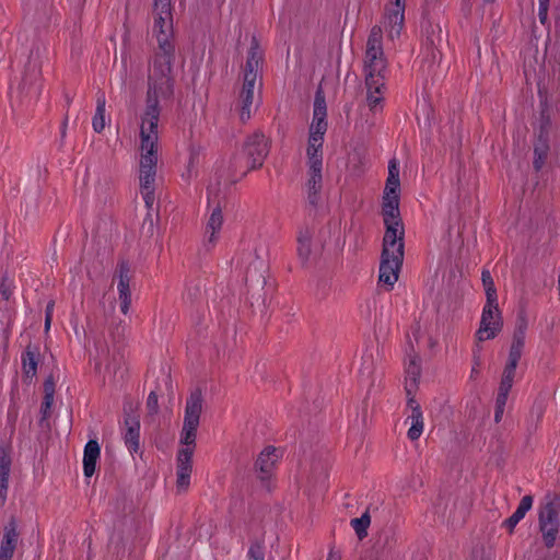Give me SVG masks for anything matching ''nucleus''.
<instances>
[{"label":"nucleus","instance_id":"17","mask_svg":"<svg viewBox=\"0 0 560 560\" xmlns=\"http://www.w3.org/2000/svg\"><path fill=\"white\" fill-rule=\"evenodd\" d=\"M122 439L128 451L133 454L140 448V419L135 413H126Z\"/></svg>","mask_w":560,"mask_h":560},{"label":"nucleus","instance_id":"19","mask_svg":"<svg viewBox=\"0 0 560 560\" xmlns=\"http://www.w3.org/2000/svg\"><path fill=\"white\" fill-rule=\"evenodd\" d=\"M223 225V214L219 207L212 209L205 228V238L207 245L213 247L220 240V233Z\"/></svg>","mask_w":560,"mask_h":560},{"label":"nucleus","instance_id":"25","mask_svg":"<svg viewBox=\"0 0 560 560\" xmlns=\"http://www.w3.org/2000/svg\"><path fill=\"white\" fill-rule=\"evenodd\" d=\"M313 234V231L307 228L300 230L298 234V255L302 262H306L310 259Z\"/></svg>","mask_w":560,"mask_h":560},{"label":"nucleus","instance_id":"28","mask_svg":"<svg viewBox=\"0 0 560 560\" xmlns=\"http://www.w3.org/2000/svg\"><path fill=\"white\" fill-rule=\"evenodd\" d=\"M10 470V458L7 455L0 456V498L3 500L5 499L8 492Z\"/></svg>","mask_w":560,"mask_h":560},{"label":"nucleus","instance_id":"5","mask_svg":"<svg viewBox=\"0 0 560 560\" xmlns=\"http://www.w3.org/2000/svg\"><path fill=\"white\" fill-rule=\"evenodd\" d=\"M383 28L374 26L366 42L363 72L366 86V101L372 110L382 106L385 92L386 59L384 56Z\"/></svg>","mask_w":560,"mask_h":560},{"label":"nucleus","instance_id":"43","mask_svg":"<svg viewBox=\"0 0 560 560\" xmlns=\"http://www.w3.org/2000/svg\"><path fill=\"white\" fill-rule=\"evenodd\" d=\"M486 2H493L494 0H485Z\"/></svg>","mask_w":560,"mask_h":560},{"label":"nucleus","instance_id":"35","mask_svg":"<svg viewBox=\"0 0 560 560\" xmlns=\"http://www.w3.org/2000/svg\"><path fill=\"white\" fill-rule=\"evenodd\" d=\"M147 407L151 413H156L159 410V399L154 392H151L147 399Z\"/></svg>","mask_w":560,"mask_h":560},{"label":"nucleus","instance_id":"4","mask_svg":"<svg viewBox=\"0 0 560 560\" xmlns=\"http://www.w3.org/2000/svg\"><path fill=\"white\" fill-rule=\"evenodd\" d=\"M202 407V393L200 389H195L186 400L184 423L179 439L182 448L176 456V488L178 491H186L190 486L192 455Z\"/></svg>","mask_w":560,"mask_h":560},{"label":"nucleus","instance_id":"13","mask_svg":"<svg viewBox=\"0 0 560 560\" xmlns=\"http://www.w3.org/2000/svg\"><path fill=\"white\" fill-rule=\"evenodd\" d=\"M402 259L404 257L398 258L397 255L385 256V254H382L378 280L387 285L388 290L393 289L398 280Z\"/></svg>","mask_w":560,"mask_h":560},{"label":"nucleus","instance_id":"8","mask_svg":"<svg viewBox=\"0 0 560 560\" xmlns=\"http://www.w3.org/2000/svg\"><path fill=\"white\" fill-rule=\"evenodd\" d=\"M384 223L386 226L382 254L385 256L397 255L404 257V226L399 217V211L392 213L383 211Z\"/></svg>","mask_w":560,"mask_h":560},{"label":"nucleus","instance_id":"36","mask_svg":"<svg viewBox=\"0 0 560 560\" xmlns=\"http://www.w3.org/2000/svg\"><path fill=\"white\" fill-rule=\"evenodd\" d=\"M538 3H539V8H538L539 20L544 24L547 21V16H548L549 0H538Z\"/></svg>","mask_w":560,"mask_h":560},{"label":"nucleus","instance_id":"38","mask_svg":"<svg viewBox=\"0 0 560 560\" xmlns=\"http://www.w3.org/2000/svg\"><path fill=\"white\" fill-rule=\"evenodd\" d=\"M509 393H510L509 390H503V389L499 388V393H498V397H497V400H495V405L497 406H501V407H505Z\"/></svg>","mask_w":560,"mask_h":560},{"label":"nucleus","instance_id":"3","mask_svg":"<svg viewBox=\"0 0 560 560\" xmlns=\"http://www.w3.org/2000/svg\"><path fill=\"white\" fill-rule=\"evenodd\" d=\"M327 109L325 97L318 92L314 101L313 119L310 126L306 158H307V199L315 206L319 199L323 184V144L327 131Z\"/></svg>","mask_w":560,"mask_h":560},{"label":"nucleus","instance_id":"32","mask_svg":"<svg viewBox=\"0 0 560 560\" xmlns=\"http://www.w3.org/2000/svg\"><path fill=\"white\" fill-rule=\"evenodd\" d=\"M483 288H485V292H486V296H487V302H486L483 308H489V307L490 308H499L497 290H495L494 284L489 285V287H483Z\"/></svg>","mask_w":560,"mask_h":560},{"label":"nucleus","instance_id":"7","mask_svg":"<svg viewBox=\"0 0 560 560\" xmlns=\"http://www.w3.org/2000/svg\"><path fill=\"white\" fill-rule=\"evenodd\" d=\"M264 248L257 242L243 243L240 250L232 259L233 269L248 280H259L266 268V261L262 257Z\"/></svg>","mask_w":560,"mask_h":560},{"label":"nucleus","instance_id":"14","mask_svg":"<svg viewBox=\"0 0 560 560\" xmlns=\"http://www.w3.org/2000/svg\"><path fill=\"white\" fill-rule=\"evenodd\" d=\"M540 530L547 547H552L558 534V517L551 504H547L539 514Z\"/></svg>","mask_w":560,"mask_h":560},{"label":"nucleus","instance_id":"30","mask_svg":"<svg viewBox=\"0 0 560 560\" xmlns=\"http://www.w3.org/2000/svg\"><path fill=\"white\" fill-rule=\"evenodd\" d=\"M370 523L371 520L368 513H364L361 517L351 520V526L360 539L366 536Z\"/></svg>","mask_w":560,"mask_h":560},{"label":"nucleus","instance_id":"9","mask_svg":"<svg viewBox=\"0 0 560 560\" xmlns=\"http://www.w3.org/2000/svg\"><path fill=\"white\" fill-rule=\"evenodd\" d=\"M406 0H389L385 8L383 28L392 42L399 38L405 22Z\"/></svg>","mask_w":560,"mask_h":560},{"label":"nucleus","instance_id":"41","mask_svg":"<svg viewBox=\"0 0 560 560\" xmlns=\"http://www.w3.org/2000/svg\"><path fill=\"white\" fill-rule=\"evenodd\" d=\"M504 408L505 407H501V406H497L495 405L494 421L497 423L501 421V419L503 417V413H504Z\"/></svg>","mask_w":560,"mask_h":560},{"label":"nucleus","instance_id":"29","mask_svg":"<svg viewBox=\"0 0 560 560\" xmlns=\"http://www.w3.org/2000/svg\"><path fill=\"white\" fill-rule=\"evenodd\" d=\"M24 374L27 377H34L37 372V359L34 352L26 351L22 357Z\"/></svg>","mask_w":560,"mask_h":560},{"label":"nucleus","instance_id":"40","mask_svg":"<svg viewBox=\"0 0 560 560\" xmlns=\"http://www.w3.org/2000/svg\"><path fill=\"white\" fill-rule=\"evenodd\" d=\"M481 280H482L483 287H489V285L494 284L493 279H492L491 273H490L489 270H483L482 271Z\"/></svg>","mask_w":560,"mask_h":560},{"label":"nucleus","instance_id":"20","mask_svg":"<svg viewBox=\"0 0 560 560\" xmlns=\"http://www.w3.org/2000/svg\"><path fill=\"white\" fill-rule=\"evenodd\" d=\"M18 539L19 534L16 530V524L14 521H11L3 529L0 547V560H12Z\"/></svg>","mask_w":560,"mask_h":560},{"label":"nucleus","instance_id":"2","mask_svg":"<svg viewBox=\"0 0 560 560\" xmlns=\"http://www.w3.org/2000/svg\"><path fill=\"white\" fill-rule=\"evenodd\" d=\"M161 103L145 102L139 125V189L145 207L153 209L155 203L156 171L159 162V120Z\"/></svg>","mask_w":560,"mask_h":560},{"label":"nucleus","instance_id":"15","mask_svg":"<svg viewBox=\"0 0 560 560\" xmlns=\"http://www.w3.org/2000/svg\"><path fill=\"white\" fill-rule=\"evenodd\" d=\"M118 282L117 291L120 301V311L127 315L131 305V291H130V269L127 262H120L118 266Z\"/></svg>","mask_w":560,"mask_h":560},{"label":"nucleus","instance_id":"42","mask_svg":"<svg viewBox=\"0 0 560 560\" xmlns=\"http://www.w3.org/2000/svg\"><path fill=\"white\" fill-rule=\"evenodd\" d=\"M71 325H72L74 335L77 336V338H80L81 337V329L79 328L78 322L77 320H71Z\"/></svg>","mask_w":560,"mask_h":560},{"label":"nucleus","instance_id":"6","mask_svg":"<svg viewBox=\"0 0 560 560\" xmlns=\"http://www.w3.org/2000/svg\"><path fill=\"white\" fill-rule=\"evenodd\" d=\"M262 65V51L253 39L244 70V82L240 93L238 116L242 121L250 119L254 112V91L258 83L259 70Z\"/></svg>","mask_w":560,"mask_h":560},{"label":"nucleus","instance_id":"44","mask_svg":"<svg viewBox=\"0 0 560 560\" xmlns=\"http://www.w3.org/2000/svg\"><path fill=\"white\" fill-rule=\"evenodd\" d=\"M327 560H335V559H332V557L330 556Z\"/></svg>","mask_w":560,"mask_h":560},{"label":"nucleus","instance_id":"23","mask_svg":"<svg viewBox=\"0 0 560 560\" xmlns=\"http://www.w3.org/2000/svg\"><path fill=\"white\" fill-rule=\"evenodd\" d=\"M42 92V84L39 82V73L34 70L30 77H25L19 86V93L25 95L30 101L36 100Z\"/></svg>","mask_w":560,"mask_h":560},{"label":"nucleus","instance_id":"18","mask_svg":"<svg viewBox=\"0 0 560 560\" xmlns=\"http://www.w3.org/2000/svg\"><path fill=\"white\" fill-rule=\"evenodd\" d=\"M405 390L407 398H415L421 375L420 359L413 354L409 357L405 369Z\"/></svg>","mask_w":560,"mask_h":560},{"label":"nucleus","instance_id":"39","mask_svg":"<svg viewBox=\"0 0 560 560\" xmlns=\"http://www.w3.org/2000/svg\"><path fill=\"white\" fill-rule=\"evenodd\" d=\"M52 400H54V390L46 388V395H45L44 402H43L45 410H48L51 407Z\"/></svg>","mask_w":560,"mask_h":560},{"label":"nucleus","instance_id":"37","mask_svg":"<svg viewBox=\"0 0 560 560\" xmlns=\"http://www.w3.org/2000/svg\"><path fill=\"white\" fill-rule=\"evenodd\" d=\"M52 312H54V302H49L45 310V330L48 331L50 329L51 320H52Z\"/></svg>","mask_w":560,"mask_h":560},{"label":"nucleus","instance_id":"34","mask_svg":"<svg viewBox=\"0 0 560 560\" xmlns=\"http://www.w3.org/2000/svg\"><path fill=\"white\" fill-rule=\"evenodd\" d=\"M247 556L248 560H265L264 547L259 544L250 546Z\"/></svg>","mask_w":560,"mask_h":560},{"label":"nucleus","instance_id":"26","mask_svg":"<svg viewBox=\"0 0 560 560\" xmlns=\"http://www.w3.org/2000/svg\"><path fill=\"white\" fill-rule=\"evenodd\" d=\"M532 505L533 498L530 495L523 497L515 512L505 521L506 527L512 530L518 522L524 518L526 513L532 509Z\"/></svg>","mask_w":560,"mask_h":560},{"label":"nucleus","instance_id":"1","mask_svg":"<svg viewBox=\"0 0 560 560\" xmlns=\"http://www.w3.org/2000/svg\"><path fill=\"white\" fill-rule=\"evenodd\" d=\"M152 21V35L158 43V51L149 70L145 102L164 103L172 98L174 92L171 72L175 44L171 0H154Z\"/></svg>","mask_w":560,"mask_h":560},{"label":"nucleus","instance_id":"33","mask_svg":"<svg viewBox=\"0 0 560 560\" xmlns=\"http://www.w3.org/2000/svg\"><path fill=\"white\" fill-rule=\"evenodd\" d=\"M546 153H547V144H546V142H542L541 145H537L535 148L536 159L534 161V165H535L536 170H540L541 168V166L544 164V160L546 158Z\"/></svg>","mask_w":560,"mask_h":560},{"label":"nucleus","instance_id":"31","mask_svg":"<svg viewBox=\"0 0 560 560\" xmlns=\"http://www.w3.org/2000/svg\"><path fill=\"white\" fill-rule=\"evenodd\" d=\"M516 366L517 365L513 363H506L499 388L509 392L511 390L514 382Z\"/></svg>","mask_w":560,"mask_h":560},{"label":"nucleus","instance_id":"10","mask_svg":"<svg viewBox=\"0 0 560 560\" xmlns=\"http://www.w3.org/2000/svg\"><path fill=\"white\" fill-rule=\"evenodd\" d=\"M399 163L393 159L388 163V176L383 194V211H390L392 213L399 211Z\"/></svg>","mask_w":560,"mask_h":560},{"label":"nucleus","instance_id":"27","mask_svg":"<svg viewBox=\"0 0 560 560\" xmlns=\"http://www.w3.org/2000/svg\"><path fill=\"white\" fill-rule=\"evenodd\" d=\"M524 345H525V329L520 328L517 331H515V334L513 336V341H512V345L510 348L508 363H513V364L517 365V363L522 357Z\"/></svg>","mask_w":560,"mask_h":560},{"label":"nucleus","instance_id":"11","mask_svg":"<svg viewBox=\"0 0 560 560\" xmlns=\"http://www.w3.org/2000/svg\"><path fill=\"white\" fill-rule=\"evenodd\" d=\"M269 152V142L265 135L255 132L248 137L244 145V154L249 170L259 168Z\"/></svg>","mask_w":560,"mask_h":560},{"label":"nucleus","instance_id":"16","mask_svg":"<svg viewBox=\"0 0 560 560\" xmlns=\"http://www.w3.org/2000/svg\"><path fill=\"white\" fill-rule=\"evenodd\" d=\"M407 409L410 411L406 419V422L410 424L407 436L411 441H417L423 433L424 421L420 404L416 397L407 398Z\"/></svg>","mask_w":560,"mask_h":560},{"label":"nucleus","instance_id":"21","mask_svg":"<svg viewBox=\"0 0 560 560\" xmlns=\"http://www.w3.org/2000/svg\"><path fill=\"white\" fill-rule=\"evenodd\" d=\"M280 457L279 451L275 447H266L257 458V467L262 480L271 478L276 463Z\"/></svg>","mask_w":560,"mask_h":560},{"label":"nucleus","instance_id":"22","mask_svg":"<svg viewBox=\"0 0 560 560\" xmlns=\"http://www.w3.org/2000/svg\"><path fill=\"white\" fill-rule=\"evenodd\" d=\"M100 455L101 447L98 442L95 440L88 441L83 452V474L86 478L94 475Z\"/></svg>","mask_w":560,"mask_h":560},{"label":"nucleus","instance_id":"24","mask_svg":"<svg viewBox=\"0 0 560 560\" xmlns=\"http://www.w3.org/2000/svg\"><path fill=\"white\" fill-rule=\"evenodd\" d=\"M106 98L104 93H98L96 97V108L92 119L93 130L101 133L106 127Z\"/></svg>","mask_w":560,"mask_h":560},{"label":"nucleus","instance_id":"12","mask_svg":"<svg viewBox=\"0 0 560 560\" xmlns=\"http://www.w3.org/2000/svg\"><path fill=\"white\" fill-rule=\"evenodd\" d=\"M503 322L499 308H482L480 326L476 332L478 341L493 339L502 329Z\"/></svg>","mask_w":560,"mask_h":560}]
</instances>
